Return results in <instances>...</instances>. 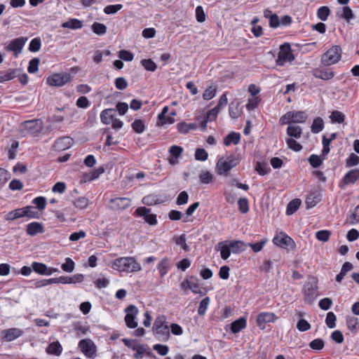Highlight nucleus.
<instances>
[{"instance_id": "412c9836", "label": "nucleus", "mask_w": 359, "mask_h": 359, "mask_svg": "<svg viewBox=\"0 0 359 359\" xmlns=\"http://www.w3.org/2000/svg\"><path fill=\"white\" fill-rule=\"evenodd\" d=\"M20 74V69H10L8 72H0V83L11 81Z\"/></svg>"}, {"instance_id": "7c9ffc66", "label": "nucleus", "mask_w": 359, "mask_h": 359, "mask_svg": "<svg viewBox=\"0 0 359 359\" xmlns=\"http://www.w3.org/2000/svg\"><path fill=\"white\" fill-rule=\"evenodd\" d=\"M287 134L291 137L299 139L302 135V128L299 126L290 125L287 128Z\"/></svg>"}, {"instance_id": "4c0bfd02", "label": "nucleus", "mask_w": 359, "mask_h": 359, "mask_svg": "<svg viewBox=\"0 0 359 359\" xmlns=\"http://www.w3.org/2000/svg\"><path fill=\"white\" fill-rule=\"evenodd\" d=\"M301 205L300 199L296 198L291 201L287 206L286 214L291 215L294 213Z\"/></svg>"}, {"instance_id": "37998d69", "label": "nucleus", "mask_w": 359, "mask_h": 359, "mask_svg": "<svg viewBox=\"0 0 359 359\" xmlns=\"http://www.w3.org/2000/svg\"><path fill=\"white\" fill-rule=\"evenodd\" d=\"M131 127L133 130L138 134H141L145 130L144 123L140 119H135L132 123Z\"/></svg>"}, {"instance_id": "8fccbe9b", "label": "nucleus", "mask_w": 359, "mask_h": 359, "mask_svg": "<svg viewBox=\"0 0 359 359\" xmlns=\"http://www.w3.org/2000/svg\"><path fill=\"white\" fill-rule=\"evenodd\" d=\"M331 232L328 230H320L316 233V238L322 242H327L330 239Z\"/></svg>"}, {"instance_id": "a211bd4d", "label": "nucleus", "mask_w": 359, "mask_h": 359, "mask_svg": "<svg viewBox=\"0 0 359 359\" xmlns=\"http://www.w3.org/2000/svg\"><path fill=\"white\" fill-rule=\"evenodd\" d=\"M183 150L182 147L177 145H173L170 147L169 153L170 157L168 158V161L171 165H175L178 163L177 158L182 155Z\"/></svg>"}, {"instance_id": "f257e3e1", "label": "nucleus", "mask_w": 359, "mask_h": 359, "mask_svg": "<svg viewBox=\"0 0 359 359\" xmlns=\"http://www.w3.org/2000/svg\"><path fill=\"white\" fill-rule=\"evenodd\" d=\"M114 270L122 272H137L141 270L140 264L133 257H124L116 259L112 263Z\"/></svg>"}, {"instance_id": "c85d7f7f", "label": "nucleus", "mask_w": 359, "mask_h": 359, "mask_svg": "<svg viewBox=\"0 0 359 359\" xmlns=\"http://www.w3.org/2000/svg\"><path fill=\"white\" fill-rule=\"evenodd\" d=\"M241 140V135L238 133L231 132L224 140V144L229 146L231 144H237Z\"/></svg>"}, {"instance_id": "dca6fc26", "label": "nucleus", "mask_w": 359, "mask_h": 359, "mask_svg": "<svg viewBox=\"0 0 359 359\" xmlns=\"http://www.w3.org/2000/svg\"><path fill=\"white\" fill-rule=\"evenodd\" d=\"M303 290L305 296V300L309 304H311L317 297V290L316 287L312 283H308L304 285Z\"/></svg>"}, {"instance_id": "393cba45", "label": "nucleus", "mask_w": 359, "mask_h": 359, "mask_svg": "<svg viewBox=\"0 0 359 359\" xmlns=\"http://www.w3.org/2000/svg\"><path fill=\"white\" fill-rule=\"evenodd\" d=\"M359 180V169H353L348 172L343 178L344 184H353Z\"/></svg>"}, {"instance_id": "052dcab7", "label": "nucleus", "mask_w": 359, "mask_h": 359, "mask_svg": "<svg viewBox=\"0 0 359 359\" xmlns=\"http://www.w3.org/2000/svg\"><path fill=\"white\" fill-rule=\"evenodd\" d=\"M169 269L168 260L167 259H163L161 262L158 264V269L159 270L161 276L163 277Z\"/></svg>"}, {"instance_id": "0eeeda50", "label": "nucleus", "mask_w": 359, "mask_h": 359, "mask_svg": "<svg viewBox=\"0 0 359 359\" xmlns=\"http://www.w3.org/2000/svg\"><path fill=\"white\" fill-rule=\"evenodd\" d=\"M79 347L87 358H93L96 354V346L91 339L81 340L79 343Z\"/></svg>"}, {"instance_id": "a19ab883", "label": "nucleus", "mask_w": 359, "mask_h": 359, "mask_svg": "<svg viewBox=\"0 0 359 359\" xmlns=\"http://www.w3.org/2000/svg\"><path fill=\"white\" fill-rule=\"evenodd\" d=\"M32 268L36 273L40 275H46L47 266L43 263L34 262L32 264Z\"/></svg>"}, {"instance_id": "f03ea898", "label": "nucleus", "mask_w": 359, "mask_h": 359, "mask_svg": "<svg viewBox=\"0 0 359 359\" xmlns=\"http://www.w3.org/2000/svg\"><path fill=\"white\" fill-rule=\"evenodd\" d=\"M152 330L158 341H166L170 338L169 327L166 323V317L158 316L154 323Z\"/></svg>"}, {"instance_id": "5fc2aeb1", "label": "nucleus", "mask_w": 359, "mask_h": 359, "mask_svg": "<svg viewBox=\"0 0 359 359\" xmlns=\"http://www.w3.org/2000/svg\"><path fill=\"white\" fill-rule=\"evenodd\" d=\"M268 240L266 238L262 239L259 242L255 243H247L248 246H250L253 252H260L265 244L267 243Z\"/></svg>"}, {"instance_id": "ddd939ff", "label": "nucleus", "mask_w": 359, "mask_h": 359, "mask_svg": "<svg viewBox=\"0 0 359 359\" xmlns=\"http://www.w3.org/2000/svg\"><path fill=\"white\" fill-rule=\"evenodd\" d=\"M70 78L69 74H55L48 78L47 83L50 86H62L67 83L70 80Z\"/></svg>"}, {"instance_id": "c03bdc74", "label": "nucleus", "mask_w": 359, "mask_h": 359, "mask_svg": "<svg viewBox=\"0 0 359 359\" xmlns=\"http://www.w3.org/2000/svg\"><path fill=\"white\" fill-rule=\"evenodd\" d=\"M330 13V8L325 6L320 7L317 11L318 18L323 21L327 20Z\"/></svg>"}, {"instance_id": "e2e57ef3", "label": "nucleus", "mask_w": 359, "mask_h": 359, "mask_svg": "<svg viewBox=\"0 0 359 359\" xmlns=\"http://www.w3.org/2000/svg\"><path fill=\"white\" fill-rule=\"evenodd\" d=\"M123 8L122 4L108 5L104 8V12L106 14H114Z\"/></svg>"}, {"instance_id": "bb28decb", "label": "nucleus", "mask_w": 359, "mask_h": 359, "mask_svg": "<svg viewBox=\"0 0 359 359\" xmlns=\"http://www.w3.org/2000/svg\"><path fill=\"white\" fill-rule=\"evenodd\" d=\"M239 106H240V102L236 100L232 101L229 104V116L232 118H234V119L237 118L241 115V111Z\"/></svg>"}, {"instance_id": "473e14b6", "label": "nucleus", "mask_w": 359, "mask_h": 359, "mask_svg": "<svg viewBox=\"0 0 359 359\" xmlns=\"http://www.w3.org/2000/svg\"><path fill=\"white\" fill-rule=\"evenodd\" d=\"M104 170L102 168H98L92 170L89 173H86L83 175V181L90 182L99 177V176L103 173Z\"/></svg>"}, {"instance_id": "9d476101", "label": "nucleus", "mask_w": 359, "mask_h": 359, "mask_svg": "<svg viewBox=\"0 0 359 359\" xmlns=\"http://www.w3.org/2000/svg\"><path fill=\"white\" fill-rule=\"evenodd\" d=\"M273 243L274 245L280 248L290 247V248H294L295 246L294 241L290 236L283 232L276 235L273 238Z\"/></svg>"}, {"instance_id": "7ed1b4c3", "label": "nucleus", "mask_w": 359, "mask_h": 359, "mask_svg": "<svg viewBox=\"0 0 359 359\" xmlns=\"http://www.w3.org/2000/svg\"><path fill=\"white\" fill-rule=\"evenodd\" d=\"M342 50L339 46H332L321 57L323 66L328 67L337 64L341 58Z\"/></svg>"}, {"instance_id": "6e6552de", "label": "nucleus", "mask_w": 359, "mask_h": 359, "mask_svg": "<svg viewBox=\"0 0 359 359\" xmlns=\"http://www.w3.org/2000/svg\"><path fill=\"white\" fill-rule=\"evenodd\" d=\"M135 216L143 217L145 222L150 225L157 224L156 215L151 213V210L145 207H139L134 212Z\"/></svg>"}, {"instance_id": "79ce46f5", "label": "nucleus", "mask_w": 359, "mask_h": 359, "mask_svg": "<svg viewBox=\"0 0 359 359\" xmlns=\"http://www.w3.org/2000/svg\"><path fill=\"white\" fill-rule=\"evenodd\" d=\"M74 330L77 337H81L85 335L89 330L88 327L83 325L80 323H76L74 325Z\"/></svg>"}, {"instance_id": "49530a36", "label": "nucleus", "mask_w": 359, "mask_h": 359, "mask_svg": "<svg viewBox=\"0 0 359 359\" xmlns=\"http://www.w3.org/2000/svg\"><path fill=\"white\" fill-rule=\"evenodd\" d=\"M61 268L64 271L71 273L74 270L75 263L71 258L67 257L65 259V262L62 264Z\"/></svg>"}, {"instance_id": "338daca9", "label": "nucleus", "mask_w": 359, "mask_h": 359, "mask_svg": "<svg viewBox=\"0 0 359 359\" xmlns=\"http://www.w3.org/2000/svg\"><path fill=\"white\" fill-rule=\"evenodd\" d=\"M114 83L116 88L121 90H125L128 86V81L123 77L116 78Z\"/></svg>"}, {"instance_id": "9b49d317", "label": "nucleus", "mask_w": 359, "mask_h": 359, "mask_svg": "<svg viewBox=\"0 0 359 359\" xmlns=\"http://www.w3.org/2000/svg\"><path fill=\"white\" fill-rule=\"evenodd\" d=\"M27 40V39L25 37L15 39L12 40L5 48L7 51L14 52V56L17 57L21 53Z\"/></svg>"}, {"instance_id": "72a5a7b5", "label": "nucleus", "mask_w": 359, "mask_h": 359, "mask_svg": "<svg viewBox=\"0 0 359 359\" xmlns=\"http://www.w3.org/2000/svg\"><path fill=\"white\" fill-rule=\"evenodd\" d=\"M21 217H24L23 208L10 211L4 217L5 219L7 221L14 220Z\"/></svg>"}, {"instance_id": "20e7f679", "label": "nucleus", "mask_w": 359, "mask_h": 359, "mask_svg": "<svg viewBox=\"0 0 359 359\" xmlns=\"http://www.w3.org/2000/svg\"><path fill=\"white\" fill-rule=\"evenodd\" d=\"M239 163V159L234 156H229L226 158H220L216 165L218 175L227 173L231 169L236 167Z\"/></svg>"}, {"instance_id": "09e8293b", "label": "nucleus", "mask_w": 359, "mask_h": 359, "mask_svg": "<svg viewBox=\"0 0 359 359\" xmlns=\"http://www.w3.org/2000/svg\"><path fill=\"white\" fill-rule=\"evenodd\" d=\"M217 93V88L215 86H210L205 89L203 94V98L205 100H209L213 98Z\"/></svg>"}, {"instance_id": "cd10ccee", "label": "nucleus", "mask_w": 359, "mask_h": 359, "mask_svg": "<svg viewBox=\"0 0 359 359\" xmlns=\"http://www.w3.org/2000/svg\"><path fill=\"white\" fill-rule=\"evenodd\" d=\"M292 123H304L307 119V114L303 111H290Z\"/></svg>"}, {"instance_id": "e433bc0d", "label": "nucleus", "mask_w": 359, "mask_h": 359, "mask_svg": "<svg viewBox=\"0 0 359 359\" xmlns=\"http://www.w3.org/2000/svg\"><path fill=\"white\" fill-rule=\"evenodd\" d=\"M319 195L317 193L313 192L309 194L306 199V204L307 208H311L316 205V204L320 201Z\"/></svg>"}, {"instance_id": "6ab92c4d", "label": "nucleus", "mask_w": 359, "mask_h": 359, "mask_svg": "<svg viewBox=\"0 0 359 359\" xmlns=\"http://www.w3.org/2000/svg\"><path fill=\"white\" fill-rule=\"evenodd\" d=\"M44 231L43 226L39 222H33L27 224L26 232L28 235L34 236L38 233H41Z\"/></svg>"}, {"instance_id": "f704fd0d", "label": "nucleus", "mask_w": 359, "mask_h": 359, "mask_svg": "<svg viewBox=\"0 0 359 359\" xmlns=\"http://www.w3.org/2000/svg\"><path fill=\"white\" fill-rule=\"evenodd\" d=\"M24 217H27L29 219H38L40 217L39 212L36 210V208L33 206H26L23 208Z\"/></svg>"}, {"instance_id": "f8f14e48", "label": "nucleus", "mask_w": 359, "mask_h": 359, "mask_svg": "<svg viewBox=\"0 0 359 359\" xmlns=\"http://www.w3.org/2000/svg\"><path fill=\"white\" fill-rule=\"evenodd\" d=\"M131 205L130 199L125 197L111 198L109 201V208L113 210H125Z\"/></svg>"}, {"instance_id": "de8ad7c7", "label": "nucleus", "mask_w": 359, "mask_h": 359, "mask_svg": "<svg viewBox=\"0 0 359 359\" xmlns=\"http://www.w3.org/2000/svg\"><path fill=\"white\" fill-rule=\"evenodd\" d=\"M92 30L98 35H104L107 32V27L104 24L94 22L92 25Z\"/></svg>"}, {"instance_id": "4be33fe9", "label": "nucleus", "mask_w": 359, "mask_h": 359, "mask_svg": "<svg viewBox=\"0 0 359 359\" xmlns=\"http://www.w3.org/2000/svg\"><path fill=\"white\" fill-rule=\"evenodd\" d=\"M229 247L231 252L234 254H238L247 249L248 245L241 241H229Z\"/></svg>"}, {"instance_id": "ea45409f", "label": "nucleus", "mask_w": 359, "mask_h": 359, "mask_svg": "<svg viewBox=\"0 0 359 359\" xmlns=\"http://www.w3.org/2000/svg\"><path fill=\"white\" fill-rule=\"evenodd\" d=\"M62 346L58 341L51 343L46 349V351L49 354H53L55 355H60L62 353Z\"/></svg>"}, {"instance_id": "69168bd1", "label": "nucleus", "mask_w": 359, "mask_h": 359, "mask_svg": "<svg viewBox=\"0 0 359 359\" xmlns=\"http://www.w3.org/2000/svg\"><path fill=\"white\" fill-rule=\"evenodd\" d=\"M309 162L313 168H318L323 163V160L319 156L312 154L309 158Z\"/></svg>"}, {"instance_id": "774afa93", "label": "nucleus", "mask_w": 359, "mask_h": 359, "mask_svg": "<svg viewBox=\"0 0 359 359\" xmlns=\"http://www.w3.org/2000/svg\"><path fill=\"white\" fill-rule=\"evenodd\" d=\"M88 205V200L85 197H79L74 201V205L79 209L86 208Z\"/></svg>"}, {"instance_id": "5701e85b", "label": "nucleus", "mask_w": 359, "mask_h": 359, "mask_svg": "<svg viewBox=\"0 0 359 359\" xmlns=\"http://www.w3.org/2000/svg\"><path fill=\"white\" fill-rule=\"evenodd\" d=\"M169 107L168 106H165L161 112L158 115V121H160L161 125L165 124H172L175 122V119L173 117L170 116H167L168 112Z\"/></svg>"}, {"instance_id": "bf43d9fd", "label": "nucleus", "mask_w": 359, "mask_h": 359, "mask_svg": "<svg viewBox=\"0 0 359 359\" xmlns=\"http://www.w3.org/2000/svg\"><path fill=\"white\" fill-rule=\"evenodd\" d=\"M41 46V41L39 38H34L33 39L29 46V50L31 52H37L40 50Z\"/></svg>"}, {"instance_id": "39448f33", "label": "nucleus", "mask_w": 359, "mask_h": 359, "mask_svg": "<svg viewBox=\"0 0 359 359\" xmlns=\"http://www.w3.org/2000/svg\"><path fill=\"white\" fill-rule=\"evenodd\" d=\"M294 59V57L290 45L287 43L281 45L276 60L277 65L283 66L286 62H291Z\"/></svg>"}, {"instance_id": "3c124183", "label": "nucleus", "mask_w": 359, "mask_h": 359, "mask_svg": "<svg viewBox=\"0 0 359 359\" xmlns=\"http://www.w3.org/2000/svg\"><path fill=\"white\" fill-rule=\"evenodd\" d=\"M141 64L147 71L154 72L157 68L156 63L151 59L142 60Z\"/></svg>"}, {"instance_id": "4d7b16f0", "label": "nucleus", "mask_w": 359, "mask_h": 359, "mask_svg": "<svg viewBox=\"0 0 359 359\" xmlns=\"http://www.w3.org/2000/svg\"><path fill=\"white\" fill-rule=\"evenodd\" d=\"M336 316L333 312H328L327 313L325 323L329 328H334L336 326Z\"/></svg>"}, {"instance_id": "f3484780", "label": "nucleus", "mask_w": 359, "mask_h": 359, "mask_svg": "<svg viewBox=\"0 0 359 359\" xmlns=\"http://www.w3.org/2000/svg\"><path fill=\"white\" fill-rule=\"evenodd\" d=\"M22 334L23 332L20 329L15 327L4 330L1 332V336L6 341L15 340L22 336Z\"/></svg>"}, {"instance_id": "c756f323", "label": "nucleus", "mask_w": 359, "mask_h": 359, "mask_svg": "<svg viewBox=\"0 0 359 359\" xmlns=\"http://www.w3.org/2000/svg\"><path fill=\"white\" fill-rule=\"evenodd\" d=\"M246 327V320L244 318L233 321L231 325V331L233 333H238Z\"/></svg>"}, {"instance_id": "423d86ee", "label": "nucleus", "mask_w": 359, "mask_h": 359, "mask_svg": "<svg viewBox=\"0 0 359 359\" xmlns=\"http://www.w3.org/2000/svg\"><path fill=\"white\" fill-rule=\"evenodd\" d=\"M126 315L125 316V322L128 327L135 328L137 326L136 317L138 313V309L135 305H129L125 309Z\"/></svg>"}, {"instance_id": "603ef678", "label": "nucleus", "mask_w": 359, "mask_h": 359, "mask_svg": "<svg viewBox=\"0 0 359 359\" xmlns=\"http://www.w3.org/2000/svg\"><path fill=\"white\" fill-rule=\"evenodd\" d=\"M330 118L333 122L341 123L344 121L345 116L339 111H333Z\"/></svg>"}, {"instance_id": "0e129e2a", "label": "nucleus", "mask_w": 359, "mask_h": 359, "mask_svg": "<svg viewBox=\"0 0 359 359\" xmlns=\"http://www.w3.org/2000/svg\"><path fill=\"white\" fill-rule=\"evenodd\" d=\"M189 286V289L192 291L194 294L201 293V290L199 288V285L198 283V279L194 276L190 278V285Z\"/></svg>"}, {"instance_id": "2eb2a0df", "label": "nucleus", "mask_w": 359, "mask_h": 359, "mask_svg": "<svg viewBox=\"0 0 359 359\" xmlns=\"http://www.w3.org/2000/svg\"><path fill=\"white\" fill-rule=\"evenodd\" d=\"M73 139L68 136L58 138L54 143L53 147L57 151H64L70 148L73 144Z\"/></svg>"}, {"instance_id": "680f3d73", "label": "nucleus", "mask_w": 359, "mask_h": 359, "mask_svg": "<svg viewBox=\"0 0 359 359\" xmlns=\"http://www.w3.org/2000/svg\"><path fill=\"white\" fill-rule=\"evenodd\" d=\"M32 203L34 205H36V208L40 210H43L46 208V199L45 197H43V196L36 197V198H34Z\"/></svg>"}, {"instance_id": "864d4df0", "label": "nucleus", "mask_w": 359, "mask_h": 359, "mask_svg": "<svg viewBox=\"0 0 359 359\" xmlns=\"http://www.w3.org/2000/svg\"><path fill=\"white\" fill-rule=\"evenodd\" d=\"M238 210L241 213H247L249 210L248 201L245 198H239L238 201Z\"/></svg>"}, {"instance_id": "58836bf2", "label": "nucleus", "mask_w": 359, "mask_h": 359, "mask_svg": "<svg viewBox=\"0 0 359 359\" xmlns=\"http://www.w3.org/2000/svg\"><path fill=\"white\" fill-rule=\"evenodd\" d=\"M323 128L324 121L323 118L320 117H318L313 120L311 129L313 133H318L323 130Z\"/></svg>"}, {"instance_id": "4468645a", "label": "nucleus", "mask_w": 359, "mask_h": 359, "mask_svg": "<svg viewBox=\"0 0 359 359\" xmlns=\"http://www.w3.org/2000/svg\"><path fill=\"white\" fill-rule=\"evenodd\" d=\"M278 319V317L271 312H262L260 313L257 318V325L258 327L264 329L265 324L268 323H273Z\"/></svg>"}, {"instance_id": "a878e982", "label": "nucleus", "mask_w": 359, "mask_h": 359, "mask_svg": "<svg viewBox=\"0 0 359 359\" xmlns=\"http://www.w3.org/2000/svg\"><path fill=\"white\" fill-rule=\"evenodd\" d=\"M83 26V21L76 18H70L68 21L63 22L61 25L62 28H69L71 29H81Z\"/></svg>"}, {"instance_id": "a18cd8bd", "label": "nucleus", "mask_w": 359, "mask_h": 359, "mask_svg": "<svg viewBox=\"0 0 359 359\" xmlns=\"http://www.w3.org/2000/svg\"><path fill=\"white\" fill-rule=\"evenodd\" d=\"M199 180L203 184H209L213 180V175L209 171H201L199 175Z\"/></svg>"}, {"instance_id": "b1692460", "label": "nucleus", "mask_w": 359, "mask_h": 359, "mask_svg": "<svg viewBox=\"0 0 359 359\" xmlns=\"http://www.w3.org/2000/svg\"><path fill=\"white\" fill-rule=\"evenodd\" d=\"M314 76L323 80H330L334 76V73L330 69H316L313 74Z\"/></svg>"}, {"instance_id": "13d9d810", "label": "nucleus", "mask_w": 359, "mask_h": 359, "mask_svg": "<svg viewBox=\"0 0 359 359\" xmlns=\"http://www.w3.org/2000/svg\"><path fill=\"white\" fill-rule=\"evenodd\" d=\"M209 303H210V298L208 297L204 298L200 302V305H199L198 309V313L200 316H203L205 313L206 310H207V309L208 307Z\"/></svg>"}, {"instance_id": "aec40b11", "label": "nucleus", "mask_w": 359, "mask_h": 359, "mask_svg": "<svg viewBox=\"0 0 359 359\" xmlns=\"http://www.w3.org/2000/svg\"><path fill=\"white\" fill-rule=\"evenodd\" d=\"M217 251H220L221 257L223 259H226L229 257L231 250L229 247V241L219 242L215 247Z\"/></svg>"}, {"instance_id": "1a4fd4ad", "label": "nucleus", "mask_w": 359, "mask_h": 359, "mask_svg": "<svg viewBox=\"0 0 359 359\" xmlns=\"http://www.w3.org/2000/svg\"><path fill=\"white\" fill-rule=\"evenodd\" d=\"M24 127L31 135L37 136L43 128V121L40 119H34L25 121Z\"/></svg>"}, {"instance_id": "6e6d98bb", "label": "nucleus", "mask_w": 359, "mask_h": 359, "mask_svg": "<svg viewBox=\"0 0 359 359\" xmlns=\"http://www.w3.org/2000/svg\"><path fill=\"white\" fill-rule=\"evenodd\" d=\"M286 143L288 148L294 151H300L302 149V146L292 138L287 139Z\"/></svg>"}, {"instance_id": "2f4dec72", "label": "nucleus", "mask_w": 359, "mask_h": 359, "mask_svg": "<svg viewBox=\"0 0 359 359\" xmlns=\"http://www.w3.org/2000/svg\"><path fill=\"white\" fill-rule=\"evenodd\" d=\"M113 109H107L103 110L100 114V120L102 123L108 125L113 120L114 115L112 114Z\"/></svg>"}, {"instance_id": "c9c22d12", "label": "nucleus", "mask_w": 359, "mask_h": 359, "mask_svg": "<svg viewBox=\"0 0 359 359\" xmlns=\"http://www.w3.org/2000/svg\"><path fill=\"white\" fill-rule=\"evenodd\" d=\"M353 264L348 262H345L341 267L340 273L337 276L336 280L340 283L346 276V274L353 269Z\"/></svg>"}]
</instances>
